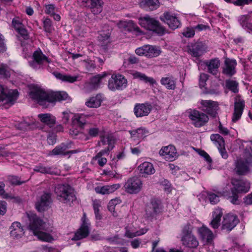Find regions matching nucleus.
I'll use <instances>...</instances> for the list:
<instances>
[{
  "label": "nucleus",
  "instance_id": "obj_38",
  "mask_svg": "<svg viewBox=\"0 0 252 252\" xmlns=\"http://www.w3.org/2000/svg\"><path fill=\"white\" fill-rule=\"evenodd\" d=\"M85 3L89 4L91 11L94 14H98L102 10L103 2L100 1H85Z\"/></svg>",
  "mask_w": 252,
  "mask_h": 252
},
{
  "label": "nucleus",
  "instance_id": "obj_45",
  "mask_svg": "<svg viewBox=\"0 0 252 252\" xmlns=\"http://www.w3.org/2000/svg\"><path fill=\"white\" fill-rule=\"evenodd\" d=\"M120 203V200L117 198L112 199L108 203V209L109 211L113 213V215L117 217V214L115 212L116 205Z\"/></svg>",
  "mask_w": 252,
  "mask_h": 252
},
{
  "label": "nucleus",
  "instance_id": "obj_59",
  "mask_svg": "<svg viewBox=\"0 0 252 252\" xmlns=\"http://www.w3.org/2000/svg\"><path fill=\"white\" fill-rule=\"evenodd\" d=\"M110 35V30H107L106 32H105L103 31H101L100 32L99 38L100 40L105 41L109 38Z\"/></svg>",
  "mask_w": 252,
  "mask_h": 252
},
{
  "label": "nucleus",
  "instance_id": "obj_13",
  "mask_svg": "<svg viewBox=\"0 0 252 252\" xmlns=\"http://www.w3.org/2000/svg\"><path fill=\"white\" fill-rule=\"evenodd\" d=\"M135 53L139 56H144L148 58H154L161 53L159 48L150 45H146L137 48Z\"/></svg>",
  "mask_w": 252,
  "mask_h": 252
},
{
  "label": "nucleus",
  "instance_id": "obj_54",
  "mask_svg": "<svg viewBox=\"0 0 252 252\" xmlns=\"http://www.w3.org/2000/svg\"><path fill=\"white\" fill-rule=\"evenodd\" d=\"M9 76L7 66L3 64H0V77H7Z\"/></svg>",
  "mask_w": 252,
  "mask_h": 252
},
{
  "label": "nucleus",
  "instance_id": "obj_4",
  "mask_svg": "<svg viewBox=\"0 0 252 252\" xmlns=\"http://www.w3.org/2000/svg\"><path fill=\"white\" fill-rule=\"evenodd\" d=\"M18 96V93L16 90H8L0 84V106L8 108L15 103Z\"/></svg>",
  "mask_w": 252,
  "mask_h": 252
},
{
  "label": "nucleus",
  "instance_id": "obj_11",
  "mask_svg": "<svg viewBox=\"0 0 252 252\" xmlns=\"http://www.w3.org/2000/svg\"><path fill=\"white\" fill-rule=\"evenodd\" d=\"M32 59V61L29 62V64L34 69L39 68L41 65L51 62V60L44 55L40 50L34 52Z\"/></svg>",
  "mask_w": 252,
  "mask_h": 252
},
{
  "label": "nucleus",
  "instance_id": "obj_20",
  "mask_svg": "<svg viewBox=\"0 0 252 252\" xmlns=\"http://www.w3.org/2000/svg\"><path fill=\"white\" fill-rule=\"evenodd\" d=\"M200 104L203 111L213 117H216L217 111L218 109V105L216 102L210 100H201L200 101Z\"/></svg>",
  "mask_w": 252,
  "mask_h": 252
},
{
  "label": "nucleus",
  "instance_id": "obj_58",
  "mask_svg": "<svg viewBox=\"0 0 252 252\" xmlns=\"http://www.w3.org/2000/svg\"><path fill=\"white\" fill-rule=\"evenodd\" d=\"M124 25L125 26L129 27L131 28L129 30H132L133 29L134 31L140 32V29L134 23V22L132 21H129L127 22H124Z\"/></svg>",
  "mask_w": 252,
  "mask_h": 252
},
{
  "label": "nucleus",
  "instance_id": "obj_40",
  "mask_svg": "<svg viewBox=\"0 0 252 252\" xmlns=\"http://www.w3.org/2000/svg\"><path fill=\"white\" fill-rule=\"evenodd\" d=\"M132 76L135 79H138L145 83H149L151 85H153L156 83L153 78L148 77L145 74L138 71L134 72L132 73Z\"/></svg>",
  "mask_w": 252,
  "mask_h": 252
},
{
  "label": "nucleus",
  "instance_id": "obj_28",
  "mask_svg": "<svg viewBox=\"0 0 252 252\" xmlns=\"http://www.w3.org/2000/svg\"><path fill=\"white\" fill-rule=\"evenodd\" d=\"M121 187L119 184H115L112 185H105L102 187H97L94 190L97 193L103 195L109 194L115 191Z\"/></svg>",
  "mask_w": 252,
  "mask_h": 252
},
{
  "label": "nucleus",
  "instance_id": "obj_35",
  "mask_svg": "<svg viewBox=\"0 0 252 252\" xmlns=\"http://www.w3.org/2000/svg\"><path fill=\"white\" fill-rule=\"evenodd\" d=\"M10 229V235L14 238H18L21 237L24 233L20 223L18 222H13Z\"/></svg>",
  "mask_w": 252,
  "mask_h": 252
},
{
  "label": "nucleus",
  "instance_id": "obj_48",
  "mask_svg": "<svg viewBox=\"0 0 252 252\" xmlns=\"http://www.w3.org/2000/svg\"><path fill=\"white\" fill-rule=\"evenodd\" d=\"M112 143V140L109 136H103L101 137V140L97 143V146L101 147V146L108 145L110 148H113V146H111Z\"/></svg>",
  "mask_w": 252,
  "mask_h": 252
},
{
  "label": "nucleus",
  "instance_id": "obj_6",
  "mask_svg": "<svg viewBox=\"0 0 252 252\" xmlns=\"http://www.w3.org/2000/svg\"><path fill=\"white\" fill-rule=\"evenodd\" d=\"M192 227L189 224H186L182 231L181 241L186 247L195 248L198 246V242L192 233Z\"/></svg>",
  "mask_w": 252,
  "mask_h": 252
},
{
  "label": "nucleus",
  "instance_id": "obj_36",
  "mask_svg": "<svg viewBox=\"0 0 252 252\" xmlns=\"http://www.w3.org/2000/svg\"><path fill=\"white\" fill-rule=\"evenodd\" d=\"M160 83L168 90H174L176 88V80L171 76L161 78Z\"/></svg>",
  "mask_w": 252,
  "mask_h": 252
},
{
  "label": "nucleus",
  "instance_id": "obj_1",
  "mask_svg": "<svg viewBox=\"0 0 252 252\" xmlns=\"http://www.w3.org/2000/svg\"><path fill=\"white\" fill-rule=\"evenodd\" d=\"M27 216L30 221L29 229L39 240L48 242L53 240V237L49 233L50 231L47 229L46 223L33 213H27Z\"/></svg>",
  "mask_w": 252,
  "mask_h": 252
},
{
  "label": "nucleus",
  "instance_id": "obj_3",
  "mask_svg": "<svg viewBox=\"0 0 252 252\" xmlns=\"http://www.w3.org/2000/svg\"><path fill=\"white\" fill-rule=\"evenodd\" d=\"M54 191L58 199L63 203L70 204L76 200L74 190L69 185H58Z\"/></svg>",
  "mask_w": 252,
  "mask_h": 252
},
{
  "label": "nucleus",
  "instance_id": "obj_37",
  "mask_svg": "<svg viewBox=\"0 0 252 252\" xmlns=\"http://www.w3.org/2000/svg\"><path fill=\"white\" fill-rule=\"evenodd\" d=\"M140 6L146 11H152L159 7V1H141Z\"/></svg>",
  "mask_w": 252,
  "mask_h": 252
},
{
  "label": "nucleus",
  "instance_id": "obj_53",
  "mask_svg": "<svg viewBox=\"0 0 252 252\" xmlns=\"http://www.w3.org/2000/svg\"><path fill=\"white\" fill-rule=\"evenodd\" d=\"M247 17L245 16H242L240 19L241 24L244 28L247 29L252 31V23L245 21Z\"/></svg>",
  "mask_w": 252,
  "mask_h": 252
},
{
  "label": "nucleus",
  "instance_id": "obj_21",
  "mask_svg": "<svg viewBox=\"0 0 252 252\" xmlns=\"http://www.w3.org/2000/svg\"><path fill=\"white\" fill-rule=\"evenodd\" d=\"M231 183L233 188L231 189V192L235 193V191L238 192H247L250 188V184L248 181L239 180L233 179Z\"/></svg>",
  "mask_w": 252,
  "mask_h": 252
},
{
  "label": "nucleus",
  "instance_id": "obj_17",
  "mask_svg": "<svg viewBox=\"0 0 252 252\" xmlns=\"http://www.w3.org/2000/svg\"><path fill=\"white\" fill-rule=\"evenodd\" d=\"M239 222V220L237 216L231 214H227L223 217L221 228L230 231L236 226Z\"/></svg>",
  "mask_w": 252,
  "mask_h": 252
},
{
  "label": "nucleus",
  "instance_id": "obj_49",
  "mask_svg": "<svg viewBox=\"0 0 252 252\" xmlns=\"http://www.w3.org/2000/svg\"><path fill=\"white\" fill-rule=\"evenodd\" d=\"M45 12L47 14L50 15L51 16L55 13H56L58 11V8L56 7L53 4H49L45 5Z\"/></svg>",
  "mask_w": 252,
  "mask_h": 252
},
{
  "label": "nucleus",
  "instance_id": "obj_24",
  "mask_svg": "<svg viewBox=\"0 0 252 252\" xmlns=\"http://www.w3.org/2000/svg\"><path fill=\"white\" fill-rule=\"evenodd\" d=\"M151 110V105L148 103H137L134 108V113L137 117L147 116Z\"/></svg>",
  "mask_w": 252,
  "mask_h": 252
},
{
  "label": "nucleus",
  "instance_id": "obj_19",
  "mask_svg": "<svg viewBox=\"0 0 252 252\" xmlns=\"http://www.w3.org/2000/svg\"><path fill=\"white\" fill-rule=\"evenodd\" d=\"M188 52L192 57H199L206 51V47L201 42L191 43L188 46Z\"/></svg>",
  "mask_w": 252,
  "mask_h": 252
},
{
  "label": "nucleus",
  "instance_id": "obj_2",
  "mask_svg": "<svg viewBox=\"0 0 252 252\" xmlns=\"http://www.w3.org/2000/svg\"><path fill=\"white\" fill-rule=\"evenodd\" d=\"M30 96L41 105H44L46 102L65 100L68 98V94L63 91L46 92L40 89L32 91Z\"/></svg>",
  "mask_w": 252,
  "mask_h": 252
},
{
  "label": "nucleus",
  "instance_id": "obj_23",
  "mask_svg": "<svg viewBox=\"0 0 252 252\" xmlns=\"http://www.w3.org/2000/svg\"><path fill=\"white\" fill-rule=\"evenodd\" d=\"M237 62L235 60L230 59L229 58L225 59L224 62L222 73L229 76H231L235 74L236 66Z\"/></svg>",
  "mask_w": 252,
  "mask_h": 252
},
{
  "label": "nucleus",
  "instance_id": "obj_42",
  "mask_svg": "<svg viewBox=\"0 0 252 252\" xmlns=\"http://www.w3.org/2000/svg\"><path fill=\"white\" fill-rule=\"evenodd\" d=\"M87 117V116L84 114H76L74 116L73 122L82 127L86 123Z\"/></svg>",
  "mask_w": 252,
  "mask_h": 252
},
{
  "label": "nucleus",
  "instance_id": "obj_61",
  "mask_svg": "<svg viewBox=\"0 0 252 252\" xmlns=\"http://www.w3.org/2000/svg\"><path fill=\"white\" fill-rule=\"evenodd\" d=\"M208 79V75L207 74L204 73H201L199 77V85L201 87H204Z\"/></svg>",
  "mask_w": 252,
  "mask_h": 252
},
{
  "label": "nucleus",
  "instance_id": "obj_12",
  "mask_svg": "<svg viewBox=\"0 0 252 252\" xmlns=\"http://www.w3.org/2000/svg\"><path fill=\"white\" fill-rule=\"evenodd\" d=\"M189 118L191 121L192 124L197 127L203 126L209 120L207 114L195 110L190 112Z\"/></svg>",
  "mask_w": 252,
  "mask_h": 252
},
{
  "label": "nucleus",
  "instance_id": "obj_8",
  "mask_svg": "<svg viewBox=\"0 0 252 252\" xmlns=\"http://www.w3.org/2000/svg\"><path fill=\"white\" fill-rule=\"evenodd\" d=\"M82 223L79 228L75 233L72 240H79L88 236L91 230V223L87 219L85 213L81 219Z\"/></svg>",
  "mask_w": 252,
  "mask_h": 252
},
{
  "label": "nucleus",
  "instance_id": "obj_52",
  "mask_svg": "<svg viewBox=\"0 0 252 252\" xmlns=\"http://www.w3.org/2000/svg\"><path fill=\"white\" fill-rule=\"evenodd\" d=\"M210 202L212 204H216L220 201L219 196L214 193H208Z\"/></svg>",
  "mask_w": 252,
  "mask_h": 252
},
{
  "label": "nucleus",
  "instance_id": "obj_5",
  "mask_svg": "<svg viewBox=\"0 0 252 252\" xmlns=\"http://www.w3.org/2000/svg\"><path fill=\"white\" fill-rule=\"evenodd\" d=\"M139 24L145 29L153 31L159 35H161L165 33V28L159 22L148 15L139 18Z\"/></svg>",
  "mask_w": 252,
  "mask_h": 252
},
{
  "label": "nucleus",
  "instance_id": "obj_46",
  "mask_svg": "<svg viewBox=\"0 0 252 252\" xmlns=\"http://www.w3.org/2000/svg\"><path fill=\"white\" fill-rule=\"evenodd\" d=\"M43 22L44 31L46 32L51 33L54 30L51 20L49 18H45Z\"/></svg>",
  "mask_w": 252,
  "mask_h": 252
},
{
  "label": "nucleus",
  "instance_id": "obj_14",
  "mask_svg": "<svg viewBox=\"0 0 252 252\" xmlns=\"http://www.w3.org/2000/svg\"><path fill=\"white\" fill-rule=\"evenodd\" d=\"M160 20L167 24L169 27L172 30L179 28L181 25V22L175 14L167 11L160 16Z\"/></svg>",
  "mask_w": 252,
  "mask_h": 252
},
{
  "label": "nucleus",
  "instance_id": "obj_44",
  "mask_svg": "<svg viewBox=\"0 0 252 252\" xmlns=\"http://www.w3.org/2000/svg\"><path fill=\"white\" fill-rule=\"evenodd\" d=\"M34 171L44 174H53L52 169L51 167L44 166L42 165L36 166L34 168Z\"/></svg>",
  "mask_w": 252,
  "mask_h": 252
},
{
  "label": "nucleus",
  "instance_id": "obj_51",
  "mask_svg": "<svg viewBox=\"0 0 252 252\" xmlns=\"http://www.w3.org/2000/svg\"><path fill=\"white\" fill-rule=\"evenodd\" d=\"M8 180L10 184L14 185H20L25 182L24 181H21L18 177L15 176H9Z\"/></svg>",
  "mask_w": 252,
  "mask_h": 252
},
{
  "label": "nucleus",
  "instance_id": "obj_60",
  "mask_svg": "<svg viewBox=\"0 0 252 252\" xmlns=\"http://www.w3.org/2000/svg\"><path fill=\"white\" fill-rule=\"evenodd\" d=\"M199 155L203 157L204 159L208 163L212 162V159L211 157L209 156V155L204 151L203 150H199L198 152Z\"/></svg>",
  "mask_w": 252,
  "mask_h": 252
},
{
  "label": "nucleus",
  "instance_id": "obj_18",
  "mask_svg": "<svg viewBox=\"0 0 252 252\" xmlns=\"http://www.w3.org/2000/svg\"><path fill=\"white\" fill-rule=\"evenodd\" d=\"M245 106V101L237 96L235 98L234 110L232 117V121L236 122L241 117Z\"/></svg>",
  "mask_w": 252,
  "mask_h": 252
},
{
  "label": "nucleus",
  "instance_id": "obj_22",
  "mask_svg": "<svg viewBox=\"0 0 252 252\" xmlns=\"http://www.w3.org/2000/svg\"><path fill=\"white\" fill-rule=\"evenodd\" d=\"M159 155L166 160L173 161L177 157V152L175 147L172 145L163 147L159 152Z\"/></svg>",
  "mask_w": 252,
  "mask_h": 252
},
{
  "label": "nucleus",
  "instance_id": "obj_32",
  "mask_svg": "<svg viewBox=\"0 0 252 252\" xmlns=\"http://www.w3.org/2000/svg\"><path fill=\"white\" fill-rule=\"evenodd\" d=\"M148 231L146 228H143L139 230L135 231L134 227L133 226H127L126 227L125 236L129 238H132L133 237L139 236L145 234Z\"/></svg>",
  "mask_w": 252,
  "mask_h": 252
},
{
  "label": "nucleus",
  "instance_id": "obj_27",
  "mask_svg": "<svg viewBox=\"0 0 252 252\" xmlns=\"http://www.w3.org/2000/svg\"><path fill=\"white\" fill-rule=\"evenodd\" d=\"M204 64L207 67L208 72L214 75H216L220 65V60L218 58L212 59L205 61Z\"/></svg>",
  "mask_w": 252,
  "mask_h": 252
},
{
  "label": "nucleus",
  "instance_id": "obj_33",
  "mask_svg": "<svg viewBox=\"0 0 252 252\" xmlns=\"http://www.w3.org/2000/svg\"><path fill=\"white\" fill-rule=\"evenodd\" d=\"M41 122L50 127L53 126L56 123V119L55 116L50 113L40 114L38 115Z\"/></svg>",
  "mask_w": 252,
  "mask_h": 252
},
{
  "label": "nucleus",
  "instance_id": "obj_43",
  "mask_svg": "<svg viewBox=\"0 0 252 252\" xmlns=\"http://www.w3.org/2000/svg\"><path fill=\"white\" fill-rule=\"evenodd\" d=\"M211 140L218 146L222 147L224 146V141L223 138L219 134H213L210 137Z\"/></svg>",
  "mask_w": 252,
  "mask_h": 252
},
{
  "label": "nucleus",
  "instance_id": "obj_9",
  "mask_svg": "<svg viewBox=\"0 0 252 252\" xmlns=\"http://www.w3.org/2000/svg\"><path fill=\"white\" fill-rule=\"evenodd\" d=\"M127 80L120 74H113L108 81V88L111 91L123 90L127 86Z\"/></svg>",
  "mask_w": 252,
  "mask_h": 252
},
{
  "label": "nucleus",
  "instance_id": "obj_10",
  "mask_svg": "<svg viewBox=\"0 0 252 252\" xmlns=\"http://www.w3.org/2000/svg\"><path fill=\"white\" fill-rule=\"evenodd\" d=\"M143 183L137 177L128 179L124 185L125 190L129 194H136L140 191L142 188Z\"/></svg>",
  "mask_w": 252,
  "mask_h": 252
},
{
  "label": "nucleus",
  "instance_id": "obj_31",
  "mask_svg": "<svg viewBox=\"0 0 252 252\" xmlns=\"http://www.w3.org/2000/svg\"><path fill=\"white\" fill-rule=\"evenodd\" d=\"M222 214V210L220 208L216 209L213 211L212 220L210 223V225L213 228L217 229L220 226Z\"/></svg>",
  "mask_w": 252,
  "mask_h": 252
},
{
  "label": "nucleus",
  "instance_id": "obj_50",
  "mask_svg": "<svg viewBox=\"0 0 252 252\" xmlns=\"http://www.w3.org/2000/svg\"><path fill=\"white\" fill-rule=\"evenodd\" d=\"M33 122L31 121L30 122L24 120L19 125V127L22 130H28L31 129V126L33 125Z\"/></svg>",
  "mask_w": 252,
  "mask_h": 252
},
{
  "label": "nucleus",
  "instance_id": "obj_34",
  "mask_svg": "<svg viewBox=\"0 0 252 252\" xmlns=\"http://www.w3.org/2000/svg\"><path fill=\"white\" fill-rule=\"evenodd\" d=\"M53 75L55 77L63 82L73 83L76 81L79 77L78 75L71 76L69 74H62L59 72H54Z\"/></svg>",
  "mask_w": 252,
  "mask_h": 252
},
{
  "label": "nucleus",
  "instance_id": "obj_30",
  "mask_svg": "<svg viewBox=\"0 0 252 252\" xmlns=\"http://www.w3.org/2000/svg\"><path fill=\"white\" fill-rule=\"evenodd\" d=\"M138 169L140 173L144 177L153 174L155 172L153 165L149 162L145 161L140 164L138 166Z\"/></svg>",
  "mask_w": 252,
  "mask_h": 252
},
{
  "label": "nucleus",
  "instance_id": "obj_57",
  "mask_svg": "<svg viewBox=\"0 0 252 252\" xmlns=\"http://www.w3.org/2000/svg\"><path fill=\"white\" fill-rule=\"evenodd\" d=\"M183 35L187 37H191L195 34V30L193 28H187L183 32Z\"/></svg>",
  "mask_w": 252,
  "mask_h": 252
},
{
  "label": "nucleus",
  "instance_id": "obj_63",
  "mask_svg": "<svg viewBox=\"0 0 252 252\" xmlns=\"http://www.w3.org/2000/svg\"><path fill=\"white\" fill-rule=\"evenodd\" d=\"M85 63V66L88 70H91L92 69H94L95 67L94 62L87 60L84 61Z\"/></svg>",
  "mask_w": 252,
  "mask_h": 252
},
{
  "label": "nucleus",
  "instance_id": "obj_25",
  "mask_svg": "<svg viewBox=\"0 0 252 252\" xmlns=\"http://www.w3.org/2000/svg\"><path fill=\"white\" fill-rule=\"evenodd\" d=\"M112 149L109 147L101 150L93 158V161H97L98 165L101 167H103L107 163V159L106 157L108 156L110 151Z\"/></svg>",
  "mask_w": 252,
  "mask_h": 252
},
{
  "label": "nucleus",
  "instance_id": "obj_62",
  "mask_svg": "<svg viewBox=\"0 0 252 252\" xmlns=\"http://www.w3.org/2000/svg\"><path fill=\"white\" fill-rule=\"evenodd\" d=\"M151 207L153 209V212L155 213H157L158 211L159 208V201L156 199H153L151 201Z\"/></svg>",
  "mask_w": 252,
  "mask_h": 252
},
{
  "label": "nucleus",
  "instance_id": "obj_41",
  "mask_svg": "<svg viewBox=\"0 0 252 252\" xmlns=\"http://www.w3.org/2000/svg\"><path fill=\"white\" fill-rule=\"evenodd\" d=\"M107 75V73L104 72L93 77L91 79L90 83L92 85V88L94 89H97L99 87L102 79L105 78Z\"/></svg>",
  "mask_w": 252,
  "mask_h": 252
},
{
  "label": "nucleus",
  "instance_id": "obj_7",
  "mask_svg": "<svg viewBox=\"0 0 252 252\" xmlns=\"http://www.w3.org/2000/svg\"><path fill=\"white\" fill-rule=\"evenodd\" d=\"M252 162V156L246 154V158H239L235 162V170L239 175H244L249 172Z\"/></svg>",
  "mask_w": 252,
  "mask_h": 252
},
{
  "label": "nucleus",
  "instance_id": "obj_39",
  "mask_svg": "<svg viewBox=\"0 0 252 252\" xmlns=\"http://www.w3.org/2000/svg\"><path fill=\"white\" fill-rule=\"evenodd\" d=\"M129 133L133 140H139L143 139L146 136L147 131L144 128H138L129 131Z\"/></svg>",
  "mask_w": 252,
  "mask_h": 252
},
{
  "label": "nucleus",
  "instance_id": "obj_47",
  "mask_svg": "<svg viewBox=\"0 0 252 252\" xmlns=\"http://www.w3.org/2000/svg\"><path fill=\"white\" fill-rule=\"evenodd\" d=\"M238 83L233 80H227L226 81V86L227 88L234 93L238 92Z\"/></svg>",
  "mask_w": 252,
  "mask_h": 252
},
{
  "label": "nucleus",
  "instance_id": "obj_26",
  "mask_svg": "<svg viewBox=\"0 0 252 252\" xmlns=\"http://www.w3.org/2000/svg\"><path fill=\"white\" fill-rule=\"evenodd\" d=\"M199 237L206 243H211L214 238V235L208 227L202 226L198 229Z\"/></svg>",
  "mask_w": 252,
  "mask_h": 252
},
{
  "label": "nucleus",
  "instance_id": "obj_55",
  "mask_svg": "<svg viewBox=\"0 0 252 252\" xmlns=\"http://www.w3.org/2000/svg\"><path fill=\"white\" fill-rule=\"evenodd\" d=\"M12 24L16 31L23 26L18 17L13 18L12 21Z\"/></svg>",
  "mask_w": 252,
  "mask_h": 252
},
{
  "label": "nucleus",
  "instance_id": "obj_56",
  "mask_svg": "<svg viewBox=\"0 0 252 252\" xmlns=\"http://www.w3.org/2000/svg\"><path fill=\"white\" fill-rule=\"evenodd\" d=\"M106 240L110 244H118L121 242V239L118 235H116L113 237H108Z\"/></svg>",
  "mask_w": 252,
  "mask_h": 252
},
{
  "label": "nucleus",
  "instance_id": "obj_29",
  "mask_svg": "<svg viewBox=\"0 0 252 252\" xmlns=\"http://www.w3.org/2000/svg\"><path fill=\"white\" fill-rule=\"evenodd\" d=\"M103 99V95L98 94L87 99L85 105L89 108H98L101 105Z\"/></svg>",
  "mask_w": 252,
  "mask_h": 252
},
{
  "label": "nucleus",
  "instance_id": "obj_16",
  "mask_svg": "<svg viewBox=\"0 0 252 252\" xmlns=\"http://www.w3.org/2000/svg\"><path fill=\"white\" fill-rule=\"evenodd\" d=\"M51 202V194L45 192L38 197L35 207L39 212H42L47 209Z\"/></svg>",
  "mask_w": 252,
  "mask_h": 252
},
{
  "label": "nucleus",
  "instance_id": "obj_15",
  "mask_svg": "<svg viewBox=\"0 0 252 252\" xmlns=\"http://www.w3.org/2000/svg\"><path fill=\"white\" fill-rule=\"evenodd\" d=\"M70 148V143H62L61 144L56 146L52 151H51L49 154V155L63 156L69 155V156L71 154H76L81 151L79 150L68 151V149Z\"/></svg>",
  "mask_w": 252,
  "mask_h": 252
},
{
  "label": "nucleus",
  "instance_id": "obj_64",
  "mask_svg": "<svg viewBox=\"0 0 252 252\" xmlns=\"http://www.w3.org/2000/svg\"><path fill=\"white\" fill-rule=\"evenodd\" d=\"M6 203L4 201H0V215H3L6 213Z\"/></svg>",
  "mask_w": 252,
  "mask_h": 252
}]
</instances>
